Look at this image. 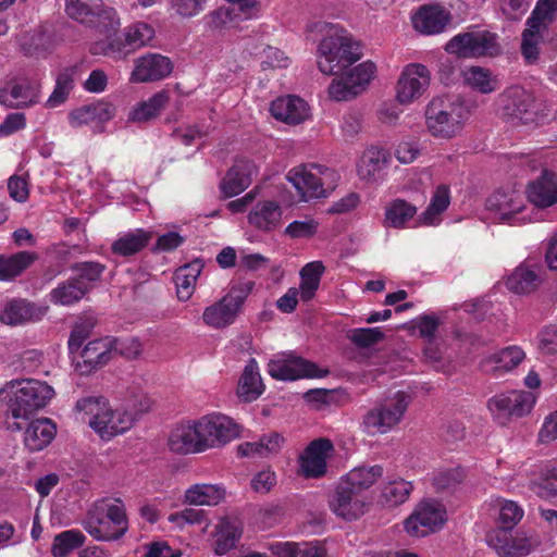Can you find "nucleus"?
<instances>
[{"instance_id":"1","label":"nucleus","mask_w":557,"mask_h":557,"mask_svg":"<svg viewBox=\"0 0 557 557\" xmlns=\"http://www.w3.org/2000/svg\"><path fill=\"white\" fill-rule=\"evenodd\" d=\"M315 27L324 34L317 50V65L324 75L342 73L362 58L360 42L339 25L321 22Z\"/></svg>"},{"instance_id":"2","label":"nucleus","mask_w":557,"mask_h":557,"mask_svg":"<svg viewBox=\"0 0 557 557\" xmlns=\"http://www.w3.org/2000/svg\"><path fill=\"white\" fill-rule=\"evenodd\" d=\"M75 417L103 441L127 432L135 423L137 413L124 408H113L101 396L79 398L75 404Z\"/></svg>"},{"instance_id":"3","label":"nucleus","mask_w":557,"mask_h":557,"mask_svg":"<svg viewBox=\"0 0 557 557\" xmlns=\"http://www.w3.org/2000/svg\"><path fill=\"white\" fill-rule=\"evenodd\" d=\"M54 396V389L46 382L24 379L12 380L0 389V401L15 419L27 420L45 408Z\"/></svg>"},{"instance_id":"4","label":"nucleus","mask_w":557,"mask_h":557,"mask_svg":"<svg viewBox=\"0 0 557 557\" xmlns=\"http://www.w3.org/2000/svg\"><path fill=\"white\" fill-rule=\"evenodd\" d=\"M84 530L96 541L112 542L128 531V518L120 498L98 502L83 521Z\"/></svg>"},{"instance_id":"5","label":"nucleus","mask_w":557,"mask_h":557,"mask_svg":"<svg viewBox=\"0 0 557 557\" xmlns=\"http://www.w3.org/2000/svg\"><path fill=\"white\" fill-rule=\"evenodd\" d=\"M496 475L503 481L528 484L543 499L557 496V468L552 465L520 462L511 466L499 461Z\"/></svg>"},{"instance_id":"6","label":"nucleus","mask_w":557,"mask_h":557,"mask_svg":"<svg viewBox=\"0 0 557 557\" xmlns=\"http://www.w3.org/2000/svg\"><path fill=\"white\" fill-rule=\"evenodd\" d=\"M409 404V395L400 391L377 401L363 414L362 431L370 436L394 431L403 421Z\"/></svg>"},{"instance_id":"7","label":"nucleus","mask_w":557,"mask_h":557,"mask_svg":"<svg viewBox=\"0 0 557 557\" xmlns=\"http://www.w3.org/2000/svg\"><path fill=\"white\" fill-rule=\"evenodd\" d=\"M253 286L252 281L232 286L226 295L205 308L201 317L203 324L213 330H223L232 325Z\"/></svg>"},{"instance_id":"8","label":"nucleus","mask_w":557,"mask_h":557,"mask_svg":"<svg viewBox=\"0 0 557 557\" xmlns=\"http://www.w3.org/2000/svg\"><path fill=\"white\" fill-rule=\"evenodd\" d=\"M469 116L470 110L463 102L443 107L432 101L425 110V126L433 137L451 139L461 133Z\"/></svg>"},{"instance_id":"9","label":"nucleus","mask_w":557,"mask_h":557,"mask_svg":"<svg viewBox=\"0 0 557 557\" xmlns=\"http://www.w3.org/2000/svg\"><path fill=\"white\" fill-rule=\"evenodd\" d=\"M203 453L237 438L240 426L230 417L213 412L194 419Z\"/></svg>"},{"instance_id":"10","label":"nucleus","mask_w":557,"mask_h":557,"mask_svg":"<svg viewBox=\"0 0 557 557\" xmlns=\"http://www.w3.org/2000/svg\"><path fill=\"white\" fill-rule=\"evenodd\" d=\"M487 207L504 222L520 225L536 221L537 213L529 210L524 196L517 189H500L487 199Z\"/></svg>"},{"instance_id":"11","label":"nucleus","mask_w":557,"mask_h":557,"mask_svg":"<svg viewBox=\"0 0 557 557\" xmlns=\"http://www.w3.org/2000/svg\"><path fill=\"white\" fill-rule=\"evenodd\" d=\"M485 541L499 557H525L540 545L537 535L524 530L511 534V531L492 529Z\"/></svg>"},{"instance_id":"12","label":"nucleus","mask_w":557,"mask_h":557,"mask_svg":"<svg viewBox=\"0 0 557 557\" xmlns=\"http://www.w3.org/2000/svg\"><path fill=\"white\" fill-rule=\"evenodd\" d=\"M333 177L332 170L319 164L296 166L287 174V180L297 189L304 201L326 197L327 191L324 186Z\"/></svg>"},{"instance_id":"13","label":"nucleus","mask_w":557,"mask_h":557,"mask_svg":"<svg viewBox=\"0 0 557 557\" xmlns=\"http://www.w3.org/2000/svg\"><path fill=\"white\" fill-rule=\"evenodd\" d=\"M535 403L536 396L532 392L510 391L492 397L487 401V408L494 420L505 425L512 417L529 414Z\"/></svg>"},{"instance_id":"14","label":"nucleus","mask_w":557,"mask_h":557,"mask_svg":"<svg viewBox=\"0 0 557 557\" xmlns=\"http://www.w3.org/2000/svg\"><path fill=\"white\" fill-rule=\"evenodd\" d=\"M447 520L445 507L437 500H422L413 512L405 520L406 532L422 537L442 528Z\"/></svg>"},{"instance_id":"15","label":"nucleus","mask_w":557,"mask_h":557,"mask_svg":"<svg viewBox=\"0 0 557 557\" xmlns=\"http://www.w3.org/2000/svg\"><path fill=\"white\" fill-rule=\"evenodd\" d=\"M268 373L276 380L295 381L302 377H324L327 371L293 354H281L269 361Z\"/></svg>"},{"instance_id":"16","label":"nucleus","mask_w":557,"mask_h":557,"mask_svg":"<svg viewBox=\"0 0 557 557\" xmlns=\"http://www.w3.org/2000/svg\"><path fill=\"white\" fill-rule=\"evenodd\" d=\"M431 73L421 63L407 64L396 84V101L403 106L418 100L429 88Z\"/></svg>"},{"instance_id":"17","label":"nucleus","mask_w":557,"mask_h":557,"mask_svg":"<svg viewBox=\"0 0 557 557\" xmlns=\"http://www.w3.org/2000/svg\"><path fill=\"white\" fill-rule=\"evenodd\" d=\"M41 98V82L36 75L12 79L0 89V103L8 108H29Z\"/></svg>"},{"instance_id":"18","label":"nucleus","mask_w":557,"mask_h":557,"mask_svg":"<svg viewBox=\"0 0 557 557\" xmlns=\"http://www.w3.org/2000/svg\"><path fill=\"white\" fill-rule=\"evenodd\" d=\"M121 25L120 16L116 10L112 7H108L102 1L101 8L97 9L95 13V23L90 27H95L98 32L106 36V41L96 42L91 47L94 54H103L112 58H122L127 54L128 51H124L120 45H116L114 40H111Z\"/></svg>"},{"instance_id":"19","label":"nucleus","mask_w":557,"mask_h":557,"mask_svg":"<svg viewBox=\"0 0 557 557\" xmlns=\"http://www.w3.org/2000/svg\"><path fill=\"white\" fill-rule=\"evenodd\" d=\"M528 201L536 209L545 210L557 205V173L543 168L524 190Z\"/></svg>"},{"instance_id":"20","label":"nucleus","mask_w":557,"mask_h":557,"mask_svg":"<svg viewBox=\"0 0 557 557\" xmlns=\"http://www.w3.org/2000/svg\"><path fill=\"white\" fill-rule=\"evenodd\" d=\"M370 499L367 495L346 486L339 482L330 499V508L337 516L351 521L361 517Z\"/></svg>"},{"instance_id":"21","label":"nucleus","mask_w":557,"mask_h":557,"mask_svg":"<svg viewBox=\"0 0 557 557\" xmlns=\"http://www.w3.org/2000/svg\"><path fill=\"white\" fill-rule=\"evenodd\" d=\"M46 306L37 305L25 298H12L3 302L0 322L9 326H21L41 320L47 313Z\"/></svg>"},{"instance_id":"22","label":"nucleus","mask_w":557,"mask_h":557,"mask_svg":"<svg viewBox=\"0 0 557 557\" xmlns=\"http://www.w3.org/2000/svg\"><path fill=\"white\" fill-rule=\"evenodd\" d=\"M333 451L330 440L312 441L299 456V470L305 478H321L326 472V462Z\"/></svg>"},{"instance_id":"23","label":"nucleus","mask_w":557,"mask_h":557,"mask_svg":"<svg viewBox=\"0 0 557 557\" xmlns=\"http://www.w3.org/2000/svg\"><path fill=\"white\" fill-rule=\"evenodd\" d=\"M113 347L114 338L109 336L88 342L75 361L76 371L88 374L106 366L112 358Z\"/></svg>"},{"instance_id":"24","label":"nucleus","mask_w":557,"mask_h":557,"mask_svg":"<svg viewBox=\"0 0 557 557\" xmlns=\"http://www.w3.org/2000/svg\"><path fill=\"white\" fill-rule=\"evenodd\" d=\"M173 70L172 61L159 53H147L135 60L129 81L132 83L156 82L168 77Z\"/></svg>"},{"instance_id":"25","label":"nucleus","mask_w":557,"mask_h":557,"mask_svg":"<svg viewBox=\"0 0 557 557\" xmlns=\"http://www.w3.org/2000/svg\"><path fill=\"white\" fill-rule=\"evenodd\" d=\"M450 18V12L436 3L421 5L411 15L413 28L423 35H437L443 33L449 24Z\"/></svg>"},{"instance_id":"26","label":"nucleus","mask_w":557,"mask_h":557,"mask_svg":"<svg viewBox=\"0 0 557 557\" xmlns=\"http://www.w3.org/2000/svg\"><path fill=\"white\" fill-rule=\"evenodd\" d=\"M497 101L506 116L528 121L529 117L527 115L531 113L534 98L527 89L515 85L499 94Z\"/></svg>"},{"instance_id":"27","label":"nucleus","mask_w":557,"mask_h":557,"mask_svg":"<svg viewBox=\"0 0 557 557\" xmlns=\"http://www.w3.org/2000/svg\"><path fill=\"white\" fill-rule=\"evenodd\" d=\"M168 447L178 455L203 453L194 419L182 421L171 430Z\"/></svg>"},{"instance_id":"28","label":"nucleus","mask_w":557,"mask_h":557,"mask_svg":"<svg viewBox=\"0 0 557 557\" xmlns=\"http://www.w3.org/2000/svg\"><path fill=\"white\" fill-rule=\"evenodd\" d=\"M258 174L257 165L248 159H239L228 170L220 184V188L224 197H234L246 188Z\"/></svg>"},{"instance_id":"29","label":"nucleus","mask_w":557,"mask_h":557,"mask_svg":"<svg viewBox=\"0 0 557 557\" xmlns=\"http://www.w3.org/2000/svg\"><path fill=\"white\" fill-rule=\"evenodd\" d=\"M274 119L286 124L297 125L310 116L308 103L297 96H284L275 99L270 107Z\"/></svg>"},{"instance_id":"30","label":"nucleus","mask_w":557,"mask_h":557,"mask_svg":"<svg viewBox=\"0 0 557 557\" xmlns=\"http://www.w3.org/2000/svg\"><path fill=\"white\" fill-rule=\"evenodd\" d=\"M283 210L275 200H258L249 210L248 223L262 232H272L282 221Z\"/></svg>"},{"instance_id":"31","label":"nucleus","mask_w":557,"mask_h":557,"mask_svg":"<svg viewBox=\"0 0 557 557\" xmlns=\"http://www.w3.org/2000/svg\"><path fill=\"white\" fill-rule=\"evenodd\" d=\"M460 76L466 88L482 95L493 94L500 86L497 75L490 69L479 65H471L463 69L460 72Z\"/></svg>"},{"instance_id":"32","label":"nucleus","mask_w":557,"mask_h":557,"mask_svg":"<svg viewBox=\"0 0 557 557\" xmlns=\"http://www.w3.org/2000/svg\"><path fill=\"white\" fill-rule=\"evenodd\" d=\"M451 200L450 186L447 184L437 185L432 191L430 203L425 211L419 216L418 225L437 226L442 222L443 213L448 209Z\"/></svg>"},{"instance_id":"33","label":"nucleus","mask_w":557,"mask_h":557,"mask_svg":"<svg viewBox=\"0 0 557 557\" xmlns=\"http://www.w3.org/2000/svg\"><path fill=\"white\" fill-rule=\"evenodd\" d=\"M391 161V154L387 150L371 146L367 148L358 163L357 173L361 180H375L380 172L387 166Z\"/></svg>"},{"instance_id":"34","label":"nucleus","mask_w":557,"mask_h":557,"mask_svg":"<svg viewBox=\"0 0 557 557\" xmlns=\"http://www.w3.org/2000/svg\"><path fill=\"white\" fill-rule=\"evenodd\" d=\"M525 358L524 350L516 345L505 347L488 356L482 363L485 371L504 373L512 371Z\"/></svg>"},{"instance_id":"35","label":"nucleus","mask_w":557,"mask_h":557,"mask_svg":"<svg viewBox=\"0 0 557 557\" xmlns=\"http://www.w3.org/2000/svg\"><path fill=\"white\" fill-rule=\"evenodd\" d=\"M263 392L264 384L259 372L258 362L250 358L239 379L237 395L243 401L251 403L258 399Z\"/></svg>"},{"instance_id":"36","label":"nucleus","mask_w":557,"mask_h":557,"mask_svg":"<svg viewBox=\"0 0 557 557\" xmlns=\"http://www.w3.org/2000/svg\"><path fill=\"white\" fill-rule=\"evenodd\" d=\"M226 490L222 484L197 483L184 494V502L194 506H216L224 500Z\"/></svg>"},{"instance_id":"37","label":"nucleus","mask_w":557,"mask_h":557,"mask_svg":"<svg viewBox=\"0 0 557 557\" xmlns=\"http://www.w3.org/2000/svg\"><path fill=\"white\" fill-rule=\"evenodd\" d=\"M55 434L57 425L50 419H37L26 428L24 442L29 450L39 451L51 443Z\"/></svg>"},{"instance_id":"38","label":"nucleus","mask_w":557,"mask_h":557,"mask_svg":"<svg viewBox=\"0 0 557 557\" xmlns=\"http://www.w3.org/2000/svg\"><path fill=\"white\" fill-rule=\"evenodd\" d=\"M540 267L529 262L522 263L507 277L506 286L516 294H529L540 284Z\"/></svg>"},{"instance_id":"39","label":"nucleus","mask_w":557,"mask_h":557,"mask_svg":"<svg viewBox=\"0 0 557 557\" xmlns=\"http://www.w3.org/2000/svg\"><path fill=\"white\" fill-rule=\"evenodd\" d=\"M382 475L383 468L379 465L358 466L345 474L339 482L359 492L361 495H367L366 492L372 487Z\"/></svg>"},{"instance_id":"40","label":"nucleus","mask_w":557,"mask_h":557,"mask_svg":"<svg viewBox=\"0 0 557 557\" xmlns=\"http://www.w3.org/2000/svg\"><path fill=\"white\" fill-rule=\"evenodd\" d=\"M202 269L203 262L200 259H195L176 269L174 283L177 297L181 301H187L193 296Z\"/></svg>"},{"instance_id":"41","label":"nucleus","mask_w":557,"mask_h":557,"mask_svg":"<svg viewBox=\"0 0 557 557\" xmlns=\"http://www.w3.org/2000/svg\"><path fill=\"white\" fill-rule=\"evenodd\" d=\"M152 233L143 228L132 230L117 235L112 251L122 257L133 256L144 249L151 240Z\"/></svg>"},{"instance_id":"42","label":"nucleus","mask_w":557,"mask_h":557,"mask_svg":"<svg viewBox=\"0 0 557 557\" xmlns=\"http://www.w3.org/2000/svg\"><path fill=\"white\" fill-rule=\"evenodd\" d=\"M546 32L547 29H542L539 24L527 20L521 40V54L527 64H535L539 61Z\"/></svg>"},{"instance_id":"43","label":"nucleus","mask_w":557,"mask_h":557,"mask_svg":"<svg viewBox=\"0 0 557 557\" xmlns=\"http://www.w3.org/2000/svg\"><path fill=\"white\" fill-rule=\"evenodd\" d=\"M492 504L497 511V527L495 529L506 530V532L512 531L524 516L522 507L513 500L496 497L492 499Z\"/></svg>"},{"instance_id":"44","label":"nucleus","mask_w":557,"mask_h":557,"mask_svg":"<svg viewBox=\"0 0 557 557\" xmlns=\"http://www.w3.org/2000/svg\"><path fill=\"white\" fill-rule=\"evenodd\" d=\"M284 444V437L276 432L263 435L256 443H244L239 445L238 453L242 456L250 457L258 455L260 457H268L277 454Z\"/></svg>"},{"instance_id":"45","label":"nucleus","mask_w":557,"mask_h":557,"mask_svg":"<svg viewBox=\"0 0 557 557\" xmlns=\"http://www.w3.org/2000/svg\"><path fill=\"white\" fill-rule=\"evenodd\" d=\"M246 20L247 18L243 17L242 12L238 11V8L221 7L218 10L208 13L203 17V23L207 29L211 32H220L236 27L239 22Z\"/></svg>"},{"instance_id":"46","label":"nucleus","mask_w":557,"mask_h":557,"mask_svg":"<svg viewBox=\"0 0 557 557\" xmlns=\"http://www.w3.org/2000/svg\"><path fill=\"white\" fill-rule=\"evenodd\" d=\"M75 75V66L65 67L58 73L54 89L45 103L46 108L54 109L66 101L74 88Z\"/></svg>"},{"instance_id":"47","label":"nucleus","mask_w":557,"mask_h":557,"mask_svg":"<svg viewBox=\"0 0 557 557\" xmlns=\"http://www.w3.org/2000/svg\"><path fill=\"white\" fill-rule=\"evenodd\" d=\"M324 271L325 267L322 261H311L300 270V286L298 289L302 301H309L314 297Z\"/></svg>"},{"instance_id":"48","label":"nucleus","mask_w":557,"mask_h":557,"mask_svg":"<svg viewBox=\"0 0 557 557\" xmlns=\"http://www.w3.org/2000/svg\"><path fill=\"white\" fill-rule=\"evenodd\" d=\"M240 536L242 529L236 522L226 518L222 519L215 530L214 553L219 556L227 554L236 546Z\"/></svg>"},{"instance_id":"49","label":"nucleus","mask_w":557,"mask_h":557,"mask_svg":"<svg viewBox=\"0 0 557 557\" xmlns=\"http://www.w3.org/2000/svg\"><path fill=\"white\" fill-rule=\"evenodd\" d=\"M169 101V94L161 90L152 95L146 101L137 103L129 112L128 120L133 122H146L156 117Z\"/></svg>"},{"instance_id":"50","label":"nucleus","mask_w":557,"mask_h":557,"mask_svg":"<svg viewBox=\"0 0 557 557\" xmlns=\"http://www.w3.org/2000/svg\"><path fill=\"white\" fill-rule=\"evenodd\" d=\"M36 260V255L20 251L10 257L0 256V281H9L20 275Z\"/></svg>"},{"instance_id":"51","label":"nucleus","mask_w":557,"mask_h":557,"mask_svg":"<svg viewBox=\"0 0 557 557\" xmlns=\"http://www.w3.org/2000/svg\"><path fill=\"white\" fill-rule=\"evenodd\" d=\"M413 485L401 478H388L382 486L381 495L388 506H398L407 502Z\"/></svg>"},{"instance_id":"52","label":"nucleus","mask_w":557,"mask_h":557,"mask_svg":"<svg viewBox=\"0 0 557 557\" xmlns=\"http://www.w3.org/2000/svg\"><path fill=\"white\" fill-rule=\"evenodd\" d=\"M417 214V207L403 199H395L385 209L384 223L387 226L401 228Z\"/></svg>"},{"instance_id":"53","label":"nucleus","mask_w":557,"mask_h":557,"mask_svg":"<svg viewBox=\"0 0 557 557\" xmlns=\"http://www.w3.org/2000/svg\"><path fill=\"white\" fill-rule=\"evenodd\" d=\"M101 5L102 0H65V12L81 24L91 26L95 23V13Z\"/></svg>"},{"instance_id":"54","label":"nucleus","mask_w":557,"mask_h":557,"mask_svg":"<svg viewBox=\"0 0 557 557\" xmlns=\"http://www.w3.org/2000/svg\"><path fill=\"white\" fill-rule=\"evenodd\" d=\"M87 292V285L81 280H70L51 290L53 304L70 306L81 300Z\"/></svg>"},{"instance_id":"55","label":"nucleus","mask_w":557,"mask_h":557,"mask_svg":"<svg viewBox=\"0 0 557 557\" xmlns=\"http://www.w3.org/2000/svg\"><path fill=\"white\" fill-rule=\"evenodd\" d=\"M472 58L495 57L500 53L497 37L490 32H471Z\"/></svg>"},{"instance_id":"56","label":"nucleus","mask_w":557,"mask_h":557,"mask_svg":"<svg viewBox=\"0 0 557 557\" xmlns=\"http://www.w3.org/2000/svg\"><path fill=\"white\" fill-rule=\"evenodd\" d=\"M86 537L79 530H66L55 535L51 553L54 557H65L74 549L81 547Z\"/></svg>"},{"instance_id":"57","label":"nucleus","mask_w":557,"mask_h":557,"mask_svg":"<svg viewBox=\"0 0 557 557\" xmlns=\"http://www.w3.org/2000/svg\"><path fill=\"white\" fill-rule=\"evenodd\" d=\"M344 74L346 75L347 81H349L351 88H354L356 94L359 95L366 90L375 77L376 65L371 61H364Z\"/></svg>"},{"instance_id":"58","label":"nucleus","mask_w":557,"mask_h":557,"mask_svg":"<svg viewBox=\"0 0 557 557\" xmlns=\"http://www.w3.org/2000/svg\"><path fill=\"white\" fill-rule=\"evenodd\" d=\"M125 42L132 49L148 45L154 37V29L145 22H136L124 29Z\"/></svg>"},{"instance_id":"59","label":"nucleus","mask_w":557,"mask_h":557,"mask_svg":"<svg viewBox=\"0 0 557 557\" xmlns=\"http://www.w3.org/2000/svg\"><path fill=\"white\" fill-rule=\"evenodd\" d=\"M557 18V0H539L528 20L531 23L539 24L542 29H548V26Z\"/></svg>"},{"instance_id":"60","label":"nucleus","mask_w":557,"mask_h":557,"mask_svg":"<svg viewBox=\"0 0 557 557\" xmlns=\"http://www.w3.org/2000/svg\"><path fill=\"white\" fill-rule=\"evenodd\" d=\"M465 479V471L460 467L437 470L432 478L433 485L438 491L455 488Z\"/></svg>"},{"instance_id":"61","label":"nucleus","mask_w":557,"mask_h":557,"mask_svg":"<svg viewBox=\"0 0 557 557\" xmlns=\"http://www.w3.org/2000/svg\"><path fill=\"white\" fill-rule=\"evenodd\" d=\"M91 324L83 322L74 325L69 341L67 348L72 360L75 362L81 357L82 346L90 336Z\"/></svg>"},{"instance_id":"62","label":"nucleus","mask_w":557,"mask_h":557,"mask_svg":"<svg viewBox=\"0 0 557 557\" xmlns=\"http://www.w3.org/2000/svg\"><path fill=\"white\" fill-rule=\"evenodd\" d=\"M348 338L359 347H370L384 338L380 327H359L349 331Z\"/></svg>"},{"instance_id":"63","label":"nucleus","mask_w":557,"mask_h":557,"mask_svg":"<svg viewBox=\"0 0 557 557\" xmlns=\"http://www.w3.org/2000/svg\"><path fill=\"white\" fill-rule=\"evenodd\" d=\"M259 58L262 70L286 69L290 64L289 58L282 50L274 47L264 48Z\"/></svg>"},{"instance_id":"64","label":"nucleus","mask_w":557,"mask_h":557,"mask_svg":"<svg viewBox=\"0 0 557 557\" xmlns=\"http://www.w3.org/2000/svg\"><path fill=\"white\" fill-rule=\"evenodd\" d=\"M440 324L441 321L435 314H423L412 321L413 329L426 343H433Z\"/></svg>"}]
</instances>
